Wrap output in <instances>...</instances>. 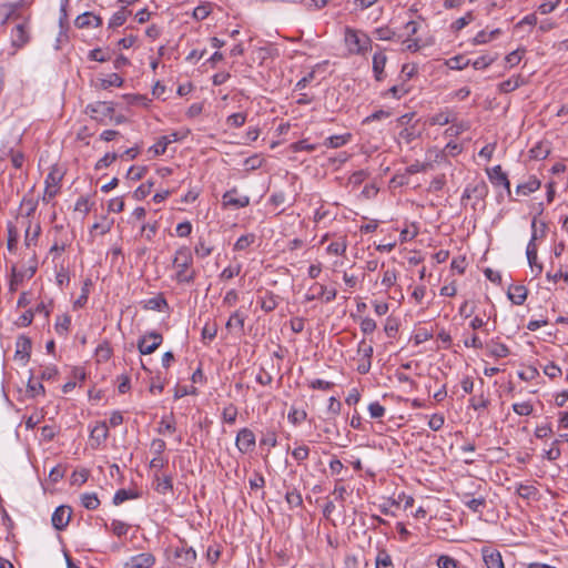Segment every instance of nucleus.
<instances>
[{
    "instance_id": "52",
    "label": "nucleus",
    "mask_w": 568,
    "mask_h": 568,
    "mask_svg": "<svg viewBox=\"0 0 568 568\" xmlns=\"http://www.w3.org/2000/svg\"><path fill=\"white\" fill-rule=\"evenodd\" d=\"M109 430L105 423H101L100 425H97L92 432L91 437L95 438L98 442H103L108 438Z\"/></svg>"
},
{
    "instance_id": "17",
    "label": "nucleus",
    "mask_w": 568,
    "mask_h": 568,
    "mask_svg": "<svg viewBox=\"0 0 568 568\" xmlns=\"http://www.w3.org/2000/svg\"><path fill=\"white\" fill-rule=\"evenodd\" d=\"M387 57L383 51L375 52L372 61L374 79L378 82L385 79V67Z\"/></svg>"
},
{
    "instance_id": "30",
    "label": "nucleus",
    "mask_w": 568,
    "mask_h": 568,
    "mask_svg": "<svg viewBox=\"0 0 568 568\" xmlns=\"http://www.w3.org/2000/svg\"><path fill=\"white\" fill-rule=\"evenodd\" d=\"M307 418V413L305 409L303 408H297L295 406H292L290 412H288V415H287V419L288 422L294 425V426H297L300 425L301 423H303L305 419Z\"/></svg>"
},
{
    "instance_id": "8",
    "label": "nucleus",
    "mask_w": 568,
    "mask_h": 568,
    "mask_svg": "<svg viewBox=\"0 0 568 568\" xmlns=\"http://www.w3.org/2000/svg\"><path fill=\"white\" fill-rule=\"evenodd\" d=\"M162 342L163 337L160 333L150 332L138 342V349L142 355H149L155 352Z\"/></svg>"
},
{
    "instance_id": "29",
    "label": "nucleus",
    "mask_w": 568,
    "mask_h": 568,
    "mask_svg": "<svg viewBox=\"0 0 568 568\" xmlns=\"http://www.w3.org/2000/svg\"><path fill=\"white\" fill-rule=\"evenodd\" d=\"M112 356V347L108 341L102 342L95 348V357L100 363L108 362Z\"/></svg>"
},
{
    "instance_id": "41",
    "label": "nucleus",
    "mask_w": 568,
    "mask_h": 568,
    "mask_svg": "<svg viewBox=\"0 0 568 568\" xmlns=\"http://www.w3.org/2000/svg\"><path fill=\"white\" fill-rule=\"evenodd\" d=\"M237 408L233 404H229L222 412V419L224 423L233 425L236 422Z\"/></svg>"
},
{
    "instance_id": "27",
    "label": "nucleus",
    "mask_w": 568,
    "mask_h": 568,
    "mask_svg": "<svg viewBox=\"0 0 568 568\" xmlns=\"http://www.w3.org/2000/svg\"><path fill=\"white\" fill-rule=\"evenodd\" d=\"M489 354L497 358L507 357L510 354L508 346L500 342L493 341L488 344Z\"/></svg>"
},
{
    "instance_id": "32",
    "label": "nucleus",
    "mask_w": 568,
    "mask_h": 568,
    "mask_svg": "<svg viewBox=\"0 0 568 568\" xmlns=\"http://www.w3.org/2000/svg\"><path fill=\"white\" fill-rule=\"evenodd\" d=\"M91 286H92V281L90 278H87L83 282L80 296L73 303L74 308H81L87 304Z\"/></svg>"
},
{
    "instance_id": "34",
    "label": "nucleus",
    "mask_w": 568,
    "mask_h": 568,
    "mask_svg": "<svg viewBox=\"0 0 568 568\" xmlns=\"http://www.w3.org/2000/svg\"><path fill=\"white\" fill-rule=\"evenodd\" d=\"M81 505L88 510H94L100 506V499L95 493H84L81 495Z\"/></svg>"
},
{
    "instance_id": "51",
    "label": "nucleus",
    "mask_w": 568,
    "mask_h": 568,
    "mask_svg": "<svg viewBox=\"0 0 568 568\" xmlns=\"http://www.w3.org/2000/svg\"><path fill=\"white\" fill-rule=\"evenodd\" d=\"M316 148H317L316 144L310 143L308 140H306V139L300 140V141L291 144V150L293 152H301V151L312 152V151L316 150Z\"/></svg>"
},
{
    "instance_id": "54",
    "label": "nucleus",
    "mask_w": 568,
    "mask_h": 568,
    "mask_svg": "<svg viewBox=\"0 0 568 568\" xmlns=\"http://www.w3.org/2000/svg\"><path fill=\"white\" fill-rule=\"evenodd\" d=\"M436 565L438 568H458L459 562L450 556L442 555L438 557Z\"/></svg>"
},
{
    "instance_id": "64",
    "label": "nucleus",
    "mask_w": 568,
    "mask_h": 568,
    "mask_svg": "<svg viewBox=\"0 0 568 568\" xmlns=\"http://www.w3.org/2000/svg\"><path fill=\"white\" fill-rule=\"evenodd\" d=\"M397 281V273L395 270H386L383 273L382 285L386 288L392 287Z\"/></svg>"
},
{
    "instance_id": "48",
    "label": "nucleus",
    "mask_w": 568,
    "mask_h": 568,
    "mask_svg": "<svg viewBox=\"0 0 568 568\" xmlns=\"http://www.w3.org/2000/svg\"><path fill=\"white\" fill-rule=\"evenodd\" d=\"M373 353H374V348H373V345L371 343H367L365 339H362L359 343H358V346H357V355L359 357H364V358H371L373 357Z\"/></svg>"
},
{
    "instance_id": "55",
    "label": "nucleus",
    "mask_w": 568,
    "mask_h": 568,
    "mask_svg": "<svg viewBox=\"0 0 568 568\" xmlns=\"http://www.w3.org/2000/svg\"><path fill=\"white\" fill-rule=\"evenodd\" d=\"M89 478V470L85 468H82L80 470H74L71 475V484L81 486L83 485Z\"/></svg>"
},
{
    "instance_id": "7",
    "label": "nucleus",
    "mask_w": 568,
    "mask_h": 568,
    "mask_svg": "<svg viewBox=\"0 0 568 568\" xmlns=\"http://www.w3.org/2000/svg\"><path fill=\"white\" fill-rule=\"evenodd\" d=\"M174 557L176 559V562H173L175 568H189L196 560V552L192 547L183 542L181 547H176Z\"/></svg>"
},
{
    "instance_id": "46",
    "label": "nucleus",
    "mask_w": 568,
    "mask_h": 568,
    "mask_svg": "<svg viewBox=\"0 0 568 568\" xmlns=\"http://www.w3.org/2000/svg\"><path fill=\"white\" fill-rule=\"evenodd\" d=\"M244 320V316L239 311H235L226 322V328L236 327L239 331H243Z\"/></svg>"
},
{
    "instance_id": "4",
    "label": "nucleus",
    "mask_w": 568,
    "mask_h": 568,
    "mask_svg": "<svg viewBox=\"0 0 568 568\" xmlns=\"http://www.w3.org/2000/svg\"><path fill=\"white\" fill-rule=\"evenodd\" d=\"M24 0L16 2H0V24H17L20 20H30L31 14L23 12Z\"/></svg>"
},
{
    "instance_id": "38",
    "label": "nucleus",
    "mask_w": 568,
    "mask_h": 568,
    "mask_svg": "<svg viewBox=\"0 0 568 568\" xmlns=\"http://www.w3.org/2000/svg\"><path fill=\"white\" fill-rule=\"evenodd\" d=\"M285 500L291 508L301 507L303 505L302 495L296 488L286 493Z\"/></svg>"
},
{
    "instance_id": "25",
    "label": "nucleus",
    "mask_w": 568,
    "mask_h": 568,
    "mask_svg": "<svg viewBox=\"0 0 568 568\" xmlns=\"http://www.w3.org/2000/svg\"><path fill=\"white\" fill-rule=\"evenodd\" d=\"M241 271H242L241 263L230 264L219 274V280L221 282H227V281L239 276Z\"/></svg>"
},
{
    "instance_id": "61",
    "label": "nucleus",
    "mask_w": 568,
    "mask_h": 568,
    "mask_svg": "<svg viewBox=\"0 0 568 568\" xmlns=\"http://www.w3.org/2000/svg\"><path fill=\"white\" fill-rule=\"evenodd\" d=\"M359 327H361V331L365 334V335H368V334H372L376 327H377V324L376 322L371 318V317H363L361 318V322H359Z\"/></svg>"
},
{
    "instance_id": "3",
    "label": "nucleus",
    "mask_w": 568,
    "mask_h": 568,
    "mask_svg": "<svg viewBox=\"0 0 568 568\" xmlns=\"http://www.w3.org/2000/svg\"><path fill=\"white\" fill-rule=\"evenodd\" d=\"M9 37L13 53L27 47L32 40V19L12 24Z\"/></svg>"
},
{
    "instance_id": "40",
    "label": "nucleus",
    "mask_w": 568,
    "mask_h": 568,
    "mask_svg": "<svg viewBox=\"0 0 568 568\" xmlns=\"http://www.w3.org/2000/svg\"><path fill=\"white\" fill-rule=\"evenodd\" d=\"M247 114L244 112H236L226 118V124L230 128H241L246 121Z\"/></svg>"
},
{
    "instance_id": "6",
    "label": "nucleus",
    "mask_w": 568,
    "mask_h": 568,
    "mask_svg": "<svg viewBox=\"0 0 568 568\" xmlns=\"http://www.w3.org/2000/svg\"><path fill=\"white\" fill-rule=\"evenodd\" d=\"M256 438L252 429L243 427L237 432L235 438V446L242 454L253 452L255 448Z\"/></svg>"
},
{
    "instance_id": "18",
    "label": "nucleus",
    "mask_w": 568,
    "mask_h": 568,
    "mask_svg": "<svg viewBox=\"0 0 568 568\" xmlns=\"http://www.w3.org/2000/svg\"><path fill=\"white\" fill-rule=\"evenodd\" d=\"M32 343L26 335H20L16 342V358H20L23 362H28L31 354Z\"/></svg>"
},
{
    "instance_id": "19",
    "label": "nucleus",
    "mask_w": 568,
    "mask_h": 568,
    "mask_svg": "<svg viewBox=\"0 0 568 568\" xmlns=\"http://www.w3.org/2000/svg\"><path fill=\"white\" fill-rule=\"evenodd\" d=\"M74 24L79 29L99 28L102 26V18L92 12H84L75 18Z\"/></svg>"
},
{
    "instance_id": "36",
    "label": "nucleus",
    "mask_w": 568,
    "mask_h": 568,
    "mask_svg": "<svg viewBox=\"0 0 568 568\" xmlns=\"http://www.w3.org/2000/svg\"><path fill=\"white\" fill-rule=\"evenodd\" d=\"M260 305H261V308L266 313L274 311L277 306V301H276L275 295L267 292L263 297H261Z\"/></svg>"
},
{
    "instance_id": "47",
    "label": "nucleus",
    "mask_w": 568,
    "mask_h": 568,
    "mask_svg": "<svg viewBox=\"0 0 568 568\" xmlns=\"http://www.w3.org/2000/svg\"><path fill=\"white\" fill-rule=\"evenodd\" d=\"M292 457L301 464L306 460L310 456V448L306 445H300L292 450Z\"/></svg>"
},
{
    "instance_id": "1",
    "label": "nucleus",
    "mask_w": 568,
    "mask_h": 568,
    "mask_svg": "<svg viewBox=\"0 0 568 568\" xmlns=\"http://www.w3.org/2000/svg\"><path fill=\"white\" fill-rule=\"evenodd\" d=\"M172 266L175 271L173 280L179 284H191L196 278V270L193 267V254L189 246H180L173 256Z\"/></svg>"
},
{
    "instance_id": "56",
    "label": "nucleus",
    "mask_w": 568,
    "mask_h": 568,
    "mask_svg": "<svg viewBox=\"0 0 568 568\" xmlns=\"http://www.w3.org/2000/svg\"><path fill=\"white\" fill-rule=\"evenodd\" d=\"M346 248H347V243L345 240L343 241H336V242H332L328 246H327V252L329 254H334V255H343L345 252H346Z\"/></svg>"
},
{
    "instance_id": "62",
    "label": "nucleus",
    "mask_w": 568,
    "mask_h": 568,
    "mask_svg": "<svg viewBox=\"0 0 568 568\" xmlns=\"http://www.w3.org/2000/svg\"><path fill=\"white\" fill-rule=\"evenodd\" d=\"M525 53V49H517L510 53H508L505 58L506 60V63L509 65V67H515L517 65L521 59H523V55Z\"/></svg>"
},
{
    "instance_id": "20",
    "label": "nucleus",
    "mask_w": 568,
    "mask_h": 568,
    "mask_svg": "<svg viewBox=\"0 0 568 568\" xmlns=\"http://www.w3.org/2000/svg\"><path fill=\"white\" fill-rule=\"evenodd\" d=\"M87 111L91 114L92 118H95V114L108 116L113 114L114 108L112 103L98 101L95 103L89 104L87 106Z\"/></svg>"
},
{
    "instance_id": "16",
    "label": "nucleus",
    "mask_w": 568,
    "mask_h": 568,
    "mask_svg": "<svg viewBox=\"0 0 568 568\" xmlns=\"http://www.w3.org/2000/svg\"><path fill=\"white\" fill-rule=\"evenodd\" d=\"M481 556L487 568H505L500 551L484 547L481 549Z\"/></svg>"
},
{
    "instance_id": "39",
    "label": "nucleus",
    "mask_w": 568,
    "mask_h": 568,
    "mask_svg": "<svg viewBox=\"0 0 568 568\" xmlns=\"http://www.w3.org/2000/svg\"><path fill=\"white\" fill-rule=\"evenodd\" d=\"M464 504L473 513L481 515L484 508L486 507V499L484 497L471 498L469 500H466Z\"/></svg>"
},
{
    "instance_id": "13",
    "label": "nucleus",
    "mask_w": 568,
    "mask_h": 568,
    "mask_svg": "<svg viewBox=\"0 0 568 568\" xmlns=\"http://www.w3.org/2000/svg\"><path fill=\"white\" fill-rule=\"evenodd\" d=\"M488 194V186L484 181H479L474 184H468L464 193L462 195V200H470L475 199L477 201H483Z\"/></svg>"
},
{
    "instance_id": "49",
    "label": "nucleus",
    "mask_w": 568,
    "mask_h": 568,
    "mask_svg": "<svg viewBox=\"0 0 568 568\" xmlns=\"http://www.w3.org/2000/svg\"><path fill=\"white\" fill-rule=\"evenodd\" d=\"M138 495L134 494L133 491L131 490H126V489H119L114 496H113V504L114 505H120L122 503H124L125 500L128 499H133V498H136Z\"/></svg>"
},
{
    "instance_id": "10",
    "label": "nucleus",
    "mask_w": 568,
    "mask_h": 568,
    "mask_svg": "<svg viewBox=\"0 0 568 568\" xmlns=\"http://www.w3.org/2000/svg\"><path fill=\"white\" fill-rule=\"evenodd\" d=\"M54 239L53 244L50 247V254L53 255V257L60 256L65 248L70 245V241L64 234L63 226L55 225L54 229Z\"/></svg>"
},
{
    "instance_id": "24",
    "label": "nucleus",
    "mask_w": 568,
    "mask_h": 568,
    "mask_svg": "<svg viewBox=\"0 0 568 568\" xmlns=\"http://www.w3.org/2000/svg\"><path fill=\"white\" fill-rule=\"evenodd\" d=\"M524 79L521 75L511 77L506 81H503L498 84V90L501 93H509L523 85Z\"/></svg>"
},
{
    "instance_id": "57",
    "label": "nucleus",
    "mask_w": 568,
    "mask_h": 568,
    "mask_svg": "<svg viewBox=\"0 0 568 568\" xmlns=\"http://www.w3.org/2000/svg\"><path fill=\"white\" fill-rule=\"evenodd\" d=\"M8 156H10V160H11V163H12L13 168L21 169L23 166V163H24V160H26V156H24L23 152L14 151L13 149H11L8 152Z\"/></svg>"
},
{
    "instance_id": "21",
    "label": "nucleus",
    "mask_w": 568,
    "mask_h": 568,
    "mask_svg": "<svg viewBox=\"0 0 568 568\" xmlns=\"http://www.w3.org/2000/svg\"><path fill=\"white\" fill-rule=\"evenodd\" d=\"M155 564V557L151 552H141L131 558V568H151Z\"/></svg>"
},
{
    "instance_id": "15",
    "label": "nucleus",
    "mask_w": 568,
    "mask_h": 568,
    "mask_svg": "<svg viewBox=\"0 0 568 568\" xmlns=\"http://www.w3.org/2000/svg\"><path fill=\"white\" fill-rule=\"evenodd\" d=\"M488 176H489V180L490 182L495 185V186H504L508 193V195L511 194V191H510V183H509V180H508V176L507 174L503 171L501 166L500 165H495L494 168H491L489 171H488Z\"/></svg>"
},
{
    "instance_id": "22",
    "label": "nucleus",
    "mask_w": 568,
    "mask_h": 568,
    "mask_svg": "<svg viewBox=\"0 0 568 568\" xmlns=\"http://www.w3.org/2000/svg\"><path fill=\"white\" fill-rule=\"evenodd\" d=\"M508 298L516 305H521L527 298V288L524 285H511L508 288Z\"/></svg>"
},
{
    "instance_id": "63",
    "label": "nucleus",
    "mask_w": 568,
    "mask_h": 568,
    "mask_svg": "<svg viewBox=\"0 0 568 568\" xmlns=\"http://www.w3.org/2000/svg\"><path fill=\"white\" fill-rule=\"evenodd\" d=\"M444 424L445 417L443 414H433L428 420V427L435 432L442 429Z\"/></svg>"
},
{
    "instance_id": "26",
    "label": "nucleus",
    "mask_w": 568,
    "mask_h": 568,
    "mask_svg": "<svg viewBox=\"0 0 568 568\" xmlns=\"http://www.w3.org/2000/svg\"><path fill=\"white\" fill-rule=\"evenodd\" d=\"M70 326H71V316L70 315L62 314L57 317L54 328H55V332L60 336H65L70 331Z\"/></svg>"
},
{
    "instance_id": "45",
    "label": "nucleus",
    "mask_w": 568,
    "mask_h": 568,
    "mask_svg": "<svg viewBox=\"0 0 568 568\" xmlns=\"http://www.w3.org/2000/svg\"><path fill=\"white\" fill-rule=\"evenodd\" d=\"M255 241V235L254 234H245V235H242L240 236L235 244H234V250L235 251H244L246 250L250 245H252Z\"/></svg>"
},
{
    "instance_id": "43",
    "label": "nucleus",
    "mask_w": 568,
    "mask_h": 568,
    "mask_svg": "<svg viewBox=\"0 0 568 568\" xmlns=\"http://www.w3.org/2000/svg\"><path fill=\"white\" fill-rule=\"evenodd\" d=\"M447 65L453 70H463L470 65V60L463 55H455L447 61Z\"/></svg>"
},
{
    "instance_id": "9",
    "label": "nucleus",
    "mask_w": 568,
    "mask_h": 568,
    "mask_svg": "<svg viewBox=\"0 0 568 568\" xmlns=\"http://www.w3.org/2000/svg\"><path fill=\"white\" fill-rule=\"evenodd\" d=\"M531 227L534 231L531 239L527 245L526 255L532 272H535L536 275H539L542 272V265L537 263V245L535 243V241L537 240L536 217L532 220Z\"/></svg>"
},
{
    "instance_id": "37",
    "label": "nucleus",
    "mask_w": 568,
    "mask_h": 568,
    "mask_svg": "<svg viewBox=\"0 0 568 568\" xmlns=\"http://www.w3.org/2000/svg\"><path fill=\"white\" fill-rule=\"evenodd\" d=\"M511 407L519 416H529L534 412V405L530 400L514 403Z\"/></svg>"
},
{
    "instance_id": "35",
    "label": "nucleus",
    "mask_w": 568,
    "mask_h": 568,
    "mask_svg": "<svg viewBox=\"0 0 568 568\" xmlns=\"http://www.w3.org/2000/svg\"><path fill=\"white\" fill-rule=\"evenodd\" d=\"M156 480V491L160 494H168L173 490V480L171 476H164L160 478L158 475L154 476Z\"/></svg>"
},
{
    "instance_id": "42",
    "label": "nucleus",
    "mask_w": 568,
    "mask_h": 568,
    "mask_svg": "<svg viewBox=\"0 0 568 568\" xmlns=\"http://www.w3.org/2000/svg\"><path fill=\"white\" fill-rule=\"evenodd\" d=\"M376 568H394L389 554L383 549L376 556Z\"/></svg>"
},
{
    "instance_id": "31",
    "label": "nucleus",
    "mask_w": 568,
    "mask_h": 568,
    "mask_svg": "<svg viewBox=\"0 0 568 568\" xmlns=\"http://www.w3.org/2000/svg\"><path fill=\"white\" fill-rule=\"evenodd\" d=\"M213 245L209 244L205 239L200 237L197 243L194 246V252L197 257L205 258L213 253Z\"/></svg>"
},
{
    "instance_id": "60",
    "label": "nucleus",
    "mask_w": 568,
    "mask_h": 568,
    "mask_svg": "<svg viewBox=\"0 0 568 568\" xmlns=\"http://www.w3.org/2000/svg\"><path fill=\"white\" fill-rule=\"evenodd\" d=\"M433 165L430 162H418L416 161L415 163L410 164L409 166H407L406 169V172L408 174H416V173H419V172H426L427 170L432 169Z\"/></svg>"
},
{
    "instance_id": "14",
    "label": "nucleus",
    "mask_w": 568,
    "mask_h": 568,
    "mask_svg": "<svg viewBox=\"0 0 568 568\" xmlns=\"http://www.w3.org/2000/svg\"><path fill=\"white\" fill-rule=\"evenodd\" d=\"M310 290H317V292L314 294L307 293L305 295L306 302H312L317 298H324L325 303H329V302L334 301L337 295V291L335 288L327 290L326 286H324L322 284H317V283H315L313 286H311Z\"/></svg>"
},
{
    "instance_id": "53",
    "label": "nucleus",
    "mask_w": 568,
    "mask_h": 568,
    "mask_svg": "<svg viewBox=\"0 0 568 568\" xmlns=\"http://www.w3.org/2000/svg\"><path fill=\"white\" fill-rule=\"evenodd\" d=\"M123 79L118 73L110 74L106 79L101 80V87L108 89L110 87H122Z\"/></svg>"
},
{
    "instance_id": "28",
    "label": "nucleus",
    "mask_w": 568,
    "mask_h": 568,
    "mask_svg": "<svg viewBox=\"0 0 568 568\" xmlns=\"http://www.w3.org/2000/svg\"><path fill=\"white\" fill-rule=\"evenodd\" d=\"M352 138L351 133L342 135H332L325 139L324 145L332 149H337L345 145Z\"/></svg>"
},
{
    "instance_id": "50",
    "label": "nucleus",
    "mask_w": 568,
    "mask_h": 568,
    "mask_svg": "<svg viewBox=\"0 0 568 568\" xmlns=\"http://www.w3.org/2000/svg\"><path fill=\"white\" fill-rule=\"evenodd\" d=\"M495 60H496V57L481 55V57H478L473 62L470 61V64L473 65V68L475 70H483V69H486L487 67H489Z\"/></svg>"
},
{
    "instance_id": "33",
    "label": "nucleus",
    "mask_w": 568,
    "mask_h": 568,
    "mask_svg": "<svg viewBox=\"0 0 568 568\" xmlns=\"http://www.w3.org/2000/svg\"><path fill=\"white\" fill-rule=\"evenodd\" d=\"M171 143L170 136H161L155 144L149 148L148 152L153 156H159L165 153L168 145Z\"/></svg>"
},
{
    "instance_id": "44",
    "label": "nucleus",
    "mask_w": 568,
    "mask_h": 568,
    "mask_svg": "<svg viewBox=\"0 0 568 568\" xmlns=\"http://www.w3.org/2000/svg\"><path fill=\"white\" fill-rule=\"evenodd\" d=\"M468 129L469 125L466 122L453 123L449 128L446 129L445 134L448 138H457L459 134L467 131Z\"/></svg>"
},
{
    "instance_id": "59",
    "label": "nucleus",
    "mask_w": 568,
    "mask_h": 568,
    "mask_svg": "<svg viewBox=\"0 0 568 568\" xmlns=\"http://www.w3.org/2000/svg\"><path fill=\"white\" fill-rule=\"evenodd\" d=\"M111 530L118 537H122L128 534L129 525L124 521L114 519L111 523Z\"/></svg>"
},
{
    "instance_id": "58",
    "label": "nucleus",
    "mask_w": 568,
    "mask_h": 568,
    "mask_svg": "<svg viewBox=\"0 0 568 568\" xmlns=\"http://www.w3.org/2000/svg\"><path fill=\"white\" fill-rule=\"evenodd\" d=\"M126 21V13L125 11L122 9V10H119L116 11L110 19L109 21V28H118V27H121L125 23Z\"/></svg>"
},
{
    "instance_id": "11",
    "label": "nucleus",
    "mask_w": 568,
    "mask_h": 568,
    "mask_svg": "<svg viewBox=\"0 0 568 568\" xmlns=\"http://www.w3.org/2000/svg\"><path fill=\"white\" fill-rule=\"evenodd\" d=\"M223 205L225 207L242 209L250 204L247 195H237L236 187L226 191L222 196Z\"/></svg>"
},
{
    "instance_id": "23",
    "label": "nucleus",
    "mask_w": 568,
    "mask_h": 568,
    "mask_svg": "<svg viewBox=\"0 0 568 568\" xmlns=\"http://www.w3.org/2000/svg\"><path fill=\"white\" fill-rule=\"evenodd\" d=\"M540 181L536 176H530L527 182L520 183L516 187V193L520 195H529L540 189Z\"/></svg>"
},
{
    "instance_id": "12",
    "label": "nucleus",
    "mask_w": 568,
    "mask_h": 568,
    "mask_svg": "<svg viewBox=\"0 0 568 568\" xmlns=\"http://www.w3.org/2000/svg\"><path fill=\"white\" fill-rule=\"evenodd\" d=\"M72 509L69 506L61 505L52 514L51 521L57 530H63L71 519Z\"/></svg>"
},
{
    "instance_id": "2",
    "label": "nucleus",
    "mask_w": 568,
    "mask_h": 568,
    "mask_svg": "<svg viewBox=\"0 0 568 568\" xmlns=\"http://www.w3.org/2000/svg\"><path fill=\"white\" fill-rule=\"evenodd\" d=\"M344 41L348 53L355 55H366L373 45V41L367 33L351 27L345 28Z\"/></svg>"
},
{
    "instance_id": "5",
    "label": "nucleus",
    "mask_w": 568,
    "mask_h": 568,
    "mask_svg": "<svg viewBox=\"0 0 568 568\" xmlns=\"http://www.w3.org/2000/svg\"><path fill=\"white\" fill-rule=\"evenodd\" d=\"M63 173L61 170L55 165L52 166L44 181L45 187L42 196V201L44 203L51 202V200L59 193Z\"/></svg>"
}]
</instances>
